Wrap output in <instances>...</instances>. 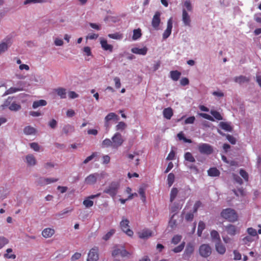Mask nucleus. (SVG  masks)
<instances>
[{"instance_id":"nucleus-31","label":"nucleus","mask_w":261,"mask_h":261,"mask_svg":"<svg viewBox=\"0 0 261 261\" xmlns=\"http://www.w3.org/2000/svg\"><path fill=\"white\" fill-rule=\"evenodd\" d=\"M180 208L181 207L178 204L174 203L170 208V213L173 214L172 215L174 216Z\"/></svg>"},{"instance_id":"nucleus-14","label":"nucleus","mask_w":261,"mask_h":261,"mask_svg":"<svg viewBox=\"0 0 261 261\" xmlns=\"http://www.w3.org/2000/svg\"><path fill=\"white\" fill-rule=\"evenodd\" d=\"M151 23L152 27L155 29H157L159 26L160 23V13L159 12H156L155 13L153 17Z\"/></svg>"},{"instance_id":"nucleus-60","label":"nucleus","mask_w":261,"mask_h":261,"mask_svg":"<svg viewBox=\"0 0 261 261\" xmlns=\"http://www.w3.org/2000/svg\"><path fill=\"white\" fill-rule=\"evenodd\" d=\"M48 125L52 129H54L57 125V122L55 119H53L48 122Z\"/></svg>"},{"instance_id":"nucleus-22","label":"nucleus","mask_w":261,"mask_h":261,"mask_svg":"<svg viewBox=\"0 0 261 261\" xmlns=\"http://www.w3.org/2000/svg\"><path fill=\"white\" fill-rule=\"evenodd\" d=\"M194 251V246L191 244L189 243L186 246V249L184 252V255L187 257H189Z\"/></svg>"},{"instance_id":"nucleus-29","label":"nucleus","mask_w":261,"mask_h":261,"mask_svg":"<svg viewBox=\"0 0 261 261\" xmlns=\"http://www.w3.org/2000/svg\"><path fill=\"white\" fill-rule=\"evenodd\" d=\"M181 73L177 70L170 71V77L174 81H177L179 79Z\"/></svg>"},{"instance_id":"nucleus-34","label":"nucleus","mask_w":261,"mask_h":261,"mask_svg":"<svg viewBox=\"0 0 261 261\" xmlns=\"http://www.w3.org/2000/svg\"><path fill=\"white\" fill-rule=\"evenodd\" d=\"M178 193V190L176 188H173L172 189L171 192H170V202H172L173 200L176 198L177 195Z\"/></svg>"},{"instance_id":"nucleus-63","label":"nucleus","mask_w":261,"mask_h":261,"mask_svg":"<svg viewBox=\"0 0 261 261\" xmlns=\"http://www.w3.org/2000/svg\"><path fill=\"white\" fill-rule=\"evenodd\" d=\"M226 138L228 140V141L232 144H235L236 143V139L231 135H227Z\"/></svg>"},{"instance_id":"nucleus-52","label":"nucleus","mask_w":261,"mask_h":261,"mask_svg":"<svg viewBox=\"0 0 261 261\" xmlns=\"http://www.w3.org/2000/svg\"><path fill=\"white\" fill-rule=\"evenodd\" d=\"M126 127V124L124 122H119L118 124L116 125V130H123Z\"/></svg>"},{"instance_id":"nucleus-43","label":"nucleus","mask_w":261,"mask_h":261,"mask_svg":"<svg viewBox=\"0 0 261 261\" xmlns=\"http://www.w3.org/2000/svg\"><path fill=\"white\" fill-rule=\"evenodd\" d=\"M211 114L216 119L218 120H221L223 119V118L221 116V114L218 111L215 110H211Z\"/></svg>"},{"instance_id":"nucleus-42","label":"nucleus","mask_w":261,"mask_h":261,"mask_svg":"<svg viewBox=\"0 0 261 261\" xmlns=\"http://www.w3.org/2000/svg\"><path fill=\"white\" fill-rule=\"evenodd\" d=\"M115 230L114 229H111L105 236H103L102 239L105 241H108L115 233Z\"/></svg>"},{"instance_id":"nucleus-53","label":"nucleus","mask_w":261,"mask_h":261,"mask_svg":"<svg viewBox=\"0 0 261 261\" xmlns=\"http://www.w3.org/2000/svg\"><path fill=\"white\" fill-rule=\"evenodd\" d=\"M83 204L87 208L90 207L93 205V201L90 199H85L83 201Z\"/></svg>"},{"instance_id":"nucleus-59","label":"nucleus","mask_w":261,"mask_h":261,"mask_svg":"<svg viewBox=\"0 0 261 261\" xmlns=\"http://www.w3.org/2000/svg\"><path fill=\"white\" fill-rule=\"evenodd\" d=\"M139 193L141 197V199L143 201V202H145L146 196H145L144 190L142 188H140L139 190Z\"/></svg>"},{"instance_id":"nucleus-50","label":"nucleus","mask_w":261,"mask_h":261,"mask_svg":"<svg viewBox=\"0 0 261 261\" xmlns=\"http://www.w3.org/2000/svg\"><path fill=\"white\" fill-rule=\"evenodd\" d=\"M240 174L246 181L248 180V174L245 170L241 169L240 170Z\"/></svg>"},{"instance_id":"nucleus-37","label":"nucleus","mask_w":261,"mask_h":261,"mask_svg":"<svg viewBox=\"0 0 261 261\" xmlns=\"http://www.w3.org/2000/svg\"><path fill=\"white\" fill-rule=\"evenodd\" d=\"M142 35L141 31L140 29H135L133 31V39L134 40H137L141 37Z\"/></svg>"},{"instance_id":"nucleus-57","label":"nucleus","mask_w":261,"mask_h":261,"mask_svg":"<svg viewBox=\"0 0 261 261\" xmlns=\"http://www.w3.org/2000/svg\"><path fill=\"white\" fill-rule=\"evenodd\" d=\"M199 116H200L202 118H205L206 119H207V120H211V121H214V119L213 118V117H212L211 116H210V115L207 114H206V113H199Z\"/></svg>"},{"instance_id":"nucleus-55","label":"nucleus","mask_w":261,"mask_h":261,"mask_svg":"<svg viewBox=\"0 0 261 261\" xmlns=\"http://www.w3.org/2000/svg\"><path fill=\"white\" fill-rule=\"evenodd\" d=\"M195 120V118L194 116L189 117L185 120V124H193L194 123Z\"/></svg>"},{"instance_id":"nucleus-24","label":"nucleus","mask_w":261,"mask_h":261,"mask_svg":"<svg viewBox=\"0 0 261 261\" xmlns=\"http://www.w3.org/2000/svg\"><path fill=\"white\" fill-rule=\"evenodd\" d=\"M55 91L60 98L64 99L66 97V90L63 88H58L55 89Z\"/></svg>"},{"instance_id":"nucleus-15","label":"nucleus","mask_w":261,"mask_h":261,"mask_svg":"<svg viewBox=\"0 0 261 261\" xmlns=\"http://www.w3.org/2000/svg\"><path fill=\"white\" fill-rule=\"evenodd\" d=\"M182 20L186 25H190L191 19L186 9L182 10Z\"/></svg>"},{"instance_id":"nucleus-16","label":"nucleus","mask_w":261,"mask_h":261,"mask_svg":"<svg viewBox=\"0 0 261 261\" xmlns=\"http://www.w3.org/2000/svg\"><path fill=\"white\" fill-rule=\"evenodd\" d=\"M147 50L148 49L146 47H144L142 48L134 47L131 49V51L133 53L135 54L145 55L147 54Z\"/></svg>"},{"instance_id":"nucleus-26","label":"nucleus","mask_w":261,"mask_h":261,"mask_svg":"<svg viewBox=\"0 0 261 261\" xmlns=\"http://www.w3.org/2000/svg\"><path fill=\"white\" fill-rule=\"evenodd\" d=\"M47 105V102L44 99H40L33 102L32 107L33 109H36L39 107L45 106Z\"/></svg>"},{"instance_id":"nucleus-35","label":"nucleus","mask_w":261,"mask_h":261,"mask_svg":"<svg viewBox=\"0 0 261 261\" xmlns=\"http://www.w3.org/2000/svg\"><path fill=\"white\" fill-rule=\"evenodd\" d=\"M177 137L179 140H183L185 143H192V140L191 139H187L184 136V134L182 132H180L177 134Z\"/></svg>"},{"instance_id":"nucleus-33","label":"nucleus","mask_w":261,"mask_h":261,"mask_svg":"<svg viewBox=\"0 0 261 261\" xmlns=\"http://www.w3.org/2000/svg\"><path fill=\"white\" fill-rule=\"evenodd\" d=\"M211 236L212 240L217 241L218 242L221 241L220 235L216 230H212L211 232Z\"/></svg>"},{"instance_id":"nucleus-36","label":"nucleus","mask_w":261,"mask_h":261,"mask_svg":"<svg viewBox=\"0 0 261 261\" xmlns=\"http://www.w3.org/2000/svg\"><path fill=\"white\" fill-rule=\"evenodd\" d=\"M9 109L12 111H17L21 109V106L20 104L17 103L15 102H13L9 106Z\"/></svg>"},{"instance_id":"nucleus-58","label":"nucleus","mask_w":261,"mask_h":261,"mask_svg":"<svg viewBox=\"0 0 261 261\" xmlns=\"http://www.w3.org/2000/svg\"><path fill=\"white\" fill-rule=\"evenodd\" d=\"M31 148L36 151H38L40 149V146L36 142L31 143L30 144Z\"/></svg>"},{"instance_id":"nucleus-62","label":"nucleus","mask_w":261,"mask_h":261,"mask_svg":"<svg viewBox=\"0 0 261 261\" xmlns=\"http://www.w3.org/2000/svg\"><path fill=\"white\" fill-rule=\"evenodd\" d=\"M247 232L250 235L253 236V237L256 236L257 235L256 230L252 227H249L247 229Z\"/></svg>"},{"instance_id":"nucleus-7","label":"nucleus","mask_w":261,"mask_h":261,"mask_svg":"<svg viewBox=\"0 0 261 261\" xmlns=\"http://www.w3.org/2000/svg\"><path fill=\"white\" fill-rule=\"evenodd\" d=\"M199 253L200 256L206 258L212 253V248L208 244H202L199 248Z\"/></svg>"},{"instance_id":"nucleus-48","label":"nucleus","mask_w":261,"mask_h":261,"mask_svg":"<svg viewBox=\"0 0 261 261\" xmlns=\"http://www.w3.org/2000/svg\"><path fill=\"white\" fill-rule=\"evenodd\" d=\"M181 239V236L180 235H175L174 236L171 240V243L176 245L178 244Z\"/></svg>"},{"instance_id":"nucleus-54","label":"nucleus","mask_w":261,"mask_h":261,"mask_svg":"<svg viewBox=\"0 0 261 261\" xmlns=\"http://www.w3.org/2000/svg\"><path fill=\"white\" fill-rule=\"evenodd\" d=\"M73 210V208H67L65 210H64L63 211H62L61 213L58 214L57 215V216L61 217L62 215L66 214L69 212H71Z\"/></svg>"},{"instance_id":"nucleus-17","label":"nucleus","mask_w":261,"mask_h":261,"mask_svg":"<svg viewBox=\"0 0 261 261\" xmlns=\"http://www.w3.org/2000/svg\"><path fill=\"white\" fill-rule=\"evenodd\" d=\"M55 233V230L50 228H46L43 230L42 234L45 238L51 237Z\"/></svg>"},{"instance_id":"nucleus-2","label":"nucleus","mask_w":261,"mask_h":261,"mask_svg":"<svg viewBox=\"0 0 261 261\" xmlns=\"http://www.w3.org/2000/svg\"><path fill=\"white\" fill-rule=\"evenodd\" d=\"M119 188V182L117 181H112L103 190V193L109 194L113 198L117 195Z\"/></svg>"},{"instance_id":"nucleus-6","label":"nucleus","mask_w":261,"mask_h":261,"mask_svg":"<svg viewBox=\"0 0 261 261\" xmlns=\"http://www.w3.org/2000/svg\"><path fill=\"white\" fill-rule=\"evenodd\" d=\"M113 148L117 149L122 145L124 142V140L121 134L116 133L112 138Z\"/></svg>"},{"instance_id":"nucleus-3","label":"nucleus","mask_w":261,"mask_h":261,"mask_svg":"<svg viewBox=\"0 0 261 261\" xmlns=\"http://www.w3.org/2000/svg\"><path fill=\"white\" fill-rule=\"evenodd\" d=\"M133 252L127 251L124 247L118 248L117 246H115L112 252V255L113 257H116L118 255H120L122 257L129 258Z\"/></svg>"},{"instance_id":"nucleus-19","label":"nucleus","mask_w":261,"mask_h":261,"mask_svg":"<svg viewBox=\"0 0 261 261\" xmlns=\"http://www.w3.org/2000/svg\"><path fill=\"white\" fill-rule=\"evenodd\" d=\"M139 237L141 239H147L152 236V232L149 229H144L138 233Z\"/></svg>"},{"instance_id":"nucleus-51","label":"nucleus","mask_w":261,"mask_h":261,"mask_svg":"<svg viewBox=\"0 0 261 261\" xmlns=\"http://www.w3.org/2000/svg\"><path fill=\"white\" fill-rule=\"evenodd\" d=\"M194 213L192 212H189L185 215V219L187 221H192L194 218Z\"/></svg>"},{"instance_id":"nucleus-5","label":"nucleus","mask_w":261,"mask_h":261,"mask_svg":"<svg viewBox=\"0 0 261 261\" xmlns=\"http://www.w3.org/2000/svg\"><path fill=\"white\" fill-rule=\"evenodd\" d=\"M198 151L201 153L206 155H210L213 152V147L207 143H201L198 146Z\"/></svg>"},{"instance_id":"nucleus-8","label":"nucleus","mask_w":261,"mask_h":261,"mask_svg":"<svg viewBox=\"0 0 261 261\" xmlns=\"http://www.w3.org/2000/svg\"><path fill=\"white\" fill-rule=\"evenodd\" d=\"M98 248L94 247L89 252L87 261H97L98 259Z\"/></svg>"},{"instance_id":"nucleus-27","label":"nucleus","mask_w":261,"mask_h":261,"mask_svg":"<svg viewBox=\"0 0 261 261\" xmlns=\"http://www.w3.org/2000/svg\"><path fill=\"white\" fill-rule=\"evenodd\" d=\"M219 126L222 129L227 132H231L232 130L230 124L227 122H221L219 124Z\"/></svg>"},{"instance_id":"nucleus-45","label":"nucleus","mask_w":261,"mask_h":261,"mask_svg":"<svg viewBox=\"0 0 261 261\" xmlns=\"http://www.w3.org/2000/svg\"><path fill=\"white\" fill-rule=\"evenodd\" d=\"M185 242H182L181 244H180L178 246L175 247L172 251L175 253H178L180 252L185 247Z\"/></svg>"},{"instance_id":"nucleus-47","label":"nucleus","mask_w":261,"mask_h":261,"mask_svg":"<svg viewBox=\"0 0 261 261\" xmlns=\"http://www.w3.org/2000/svg\"><path fill=\"white\" fill-rule=\"evenodd\" d=\"M9 243L8 240L4 237H0V249Z\"/></svg>"},{"instance_id":"nucleus-44","label":"nucleus","mask_w":261,"mask_h":261,"mask_svg":"<svg viewBox=\"0 0 261 261\" xmlns=\"http://www.w3.org/2000/svg\"><path fill=\"white\" fill-rule=\"evenodd\" d=\"M8 48V45L7 42H2L0 43V55L6 51Z\"/></svg>"},{"instance_id":"nucleus-40","label":"nucleus","mask_w":261,"mask_h":261,"mask_svg":"<svg viewBox=\"0 0 261 261\" xmlns=\"http://www.w3.org/2000/svg\"><path fill=\"white\" fill-rule=\"evenodd\" d=\"M185 159L186 161H189L191 163H193L195 162V158L193 156L191 153L189 152H187L185 154Z\"/></svg>"},{"instance_id":"nucleus-20","label":"nucleus","mask_w":261,"mask_h":261,"mask_svg":"<svg viewBox=\"0 0 261 261\" xmlns=\"http://www.w3.org/2000/svg\"><path fill=\"white\" fill-rule=\"evenodd\" d=\"M164 117L167 119H170L173 115V112L172 108L170 107L165 108L163 111Z\"/></svg>"},{"instance_id":"nucleus-4","label":"nucleus","mask_w":261,"mask_h":261,"mask_svg":"<svg viewBox=\"0 0 261 261\" xmlns=\"http://www.w3.org/2000/svg\"><path fill=\"white\" fill-rule=\"evenodd\" d=\"M129 221L128 219L123 218L120 223V226L121 230L127 236L132 237L134 234V232L129 228Z\"/></svg>"},{"instance_id":"nucleus-25","label":"nucleus","mask_w":261,"mask_h":261,"mask_svg":"<svg viewBox=\"0 0 261 261\" xmlns=\"http://www.w3.org/2000/svg\"><path fill=\"white\" fill-rule=\"evenodd\" d=\"M207 174L210 176L216 177L220 175V172L216 168H211L207 171Z\"/></svg>"},{"instance_id":"nucleus-10","label":"nucleus","mask_w":261,"mask_h":261,"mask_svg":"<svg viewBox=\"0 0 261 261\" xmlns=\"http://www.w3.org/2000/svg\"><path fill=\"white\" fill-rule=\"evenodd\" d=\"M225 229L227 234L233 236L236 234L239 233V230L237 227L232 224H228L225 227Z\"/></svg>"},{"instance_id":"nucleus-1","label":"nucleus","mask_w":261,"mask_h":261,"mask_svg":"<svg viewBox=\"0 0 261 261\" xmlns=\"http://www.w3.org/2000/svg\"><path fill=\"white\" fill-rule=\"evenodd\" d=\"M221 216L230 222H236L238 219V216L236 212L230 208L223 210L221 213Z\"/></svg>"},{"instance_id":"nucleus-64","label":"nucleus","mask_w":261,"mask_h":261,"mask_svg":"<svg viewBox=\"0 0 261 261\" xmlns=\"http://www.w3.org/2000/svg\"><path fill=\"white\" fill-rule=\"evenodd\" d=\"M82 255L81 253L79 252H75L71 258V259L72 261H75L77 259H79L81 258Z\"/></svg>"},{"instance_id":"nucleus-12","label":"nucleus","mask_w":261,"mask_h":261,"mask_svg":"<svg viewBox=\"0 0 261 261\" xmlns=\"http://www.w3.org/2000/svg\"><path fill=\"white\" fill-rule=\"evenodd\" d=\"M172 28V18H170L167 22V27L166 30L163 34V38L165 39H167L171 34Z\"/></svg>"},{"instance_id":"nucleus-30","label":"nucleus","mask_w":261,"mask_h":261,"mask_svg":"<svg viewBox=\"0 0 261 261\" xmlns=\"http://www.w3.org/2000/svg\"><path fill=\"white\" fill-rule=\"evenodd\" d=\"M26 160L28 165L34 166L36 164L35 158L32 154H29L26 156Z\"/></svg>"},{"instance_id":"nucleus-9","label":"nucleus","mask_w":261,"mask_h":261,"mask_svg":"<svg viewBox=\"0 0 261 261\" xmlns=\"http://www.w3.org/2000/svg\"><path fill=\"white\" fill-rule=\"evenodd\" d=\"M99 177L100 175L97 173L91 174L85 178V182L88 185H94Z\"/></svg>"},{"instance_id":"nucleus-21","label":"nucleus","mask_w":261,"mask_h":261,"mask_svg":"<svg viewBox=\"0 0 261 261\" xmlns=\"http://www.w3.org/2000/svg\"><path fill=\"white\" fill-rule=\"evenodd\" d=\"M58 181V179L54 178H40L39 179L40 184L48 185Z\"/></svg>"},{"instance_id":"nucleus-49","label":"nucleus","mask_w":261,"mask_h":261,"mask_svg":"<svg viewBox=\"0 0 261 261\" xmlns=\"http://www.w3.org/2000/svg\"><path fill=\"white\" fill-rule=\"evenodd\" d=\"M108 37L114 39H120L122 38V35L118 33L110 34L108 35Z\"/></svg>"},{"instance_id":"nucleus-23","label":"nucleus","mask_w":261,"mask_h":261,"mask_svg":"<svg viewBox=\"0 0 261 261\" xmlns=\"http://www.w3.org/2000/svg\"><path fill=\"white\" fill-rule=\"evenodd\" d=\"M234 81L235 82L239 84H242L244 83H248L250 81V79L248 77L243 75H240L234 77Z\"/></svg>"},{"instance_id":"nucleus-46","label":"nucleus","mask_w":261,"mask_h":261,"mask_svg":"<svg viewBox=\"0 0 261 261\" xmlns=\"http://www.w3.org/2000/svg\"><path fill=\"white\" fill-rule=\"evenodd\" d=\"M21 89L18 88L11 87L10 88L6 91L5 95L12 94L13 93L19 91Z\"/></svg>"},{"instance_id":"nucleus-38","label":"nucleus","mask_w":261,"mask_h":261,"mask_svg":"<svg viewBox=\"0 0 261 261\" xmlns=\"http://www.w3.org/2000/svg\"><path fill=\"white\" fill-rule=\"evenodd\" d=\"M7 253L4 255L5 257L10 259H15L16 255L14 254H12V249L11 248H8L6 250Z\"/></svg>"},{"instance_id":"nucleus-13","label":"nucleus","mask_w":261,"mask_h":261,"mask_svg":"<svg viewBox=\"0 0 261 261\" xmlns=\"http://www.w3.org/2000/svg\"><path fill=\"white\" fill-rule=\"evenodd\" d=\"M100 44L102 48L105 51H109L111 53L113 50V46L111 44L108 43V42L105 39L100 40Z\"/></svg>"},{"instance_id":"nucleus-32","label":"nucleus","mask_w":261,"mask_h":261,"mask_svg":"<svg viewBox=\"0 0 261 261\" xmlns=\"http://www.w3.org/2000/svg\"><path fill=\"white\" fill-rule=\"evenodd\" d=\"M74 130V127L70 124H67L63 128V132L66 135H68L69 133L73 132Z\"/></svg>"},{"instance_id":"nucleus-18","label":"nucleus","mask_w":261,"mask_h":261,"mask_svg":"<svg viewBox=\"0 0 261 261\" xmlns=\"http://www.w3.org/2000/svg\"><path fill=\"white\" fill-rule=\"evenodd\" d=\"M215 248L216 251L220 254H223L226 251L225 246L221 242H218L216 243Z\"/></svg>"},{"instance_id":"nucleus-41","label":"nucleus","mask_w":261,"mask_h":261,"mask_svg":"<svg viewBox=\"0 0 261 261\" xmlns=\"http://www.w3.org/2000/svg\"><path fill=\"white\" fill-rule=\"evenodd\" d=\"M174 179H175V176H174V174L172 173H170L168 174V177H167L168 185L169 187H171L173 185V184L174 181Z\"/></svg>"},{"instance_id":"nucleus-28","label":"nucleus","mask_w":261,"mask_h":261,"mask_svg":"<svg viewBox=\"0 0 261 261\" xmlns=\"http://www.w3.org/2000/svg\"><path fill=\"white\" fill-rule=\"evenodd\" d=\"M23 132L27 135H33L35 134L36 129L33 127L27 126L24 128Z\"/></svg>"},{"instance_id":"nucleus-11","label":"nucleus","mask_w":261,"mask_h":261,"mask_svg":"<svg viewBox=\"0 0 261 261\" xmlns=\"http://www.w3.org/2000/svg\"><path fill=\"white\" fill-rule=\"evenodd\" d=\"M112 120H115L116 121H117L119 120V117L118 115H117L115 113L113 112L108 114L105 118V126L107 128V129L109 128V121Z\"/></svg>"},{"instance_id":"nucleus-61","label":"nucleus","mask_w":261,"mask_h":261,"mask_svg":"<svg viewBox=\"0 0 261 261\" xmlns=\"http://www.w3.org/2000/svg\"><path fill=\"white\" fill-rule=\"evenodd\" d=\"M201 206V202L200 201H197L193 207V213H196L198 209Z\"/></svg>"},{"instance_id":"nucleus-56","label":"nucleus","mask_w":261,"mask_h":261,"mask_svg":"<svg viewBox=\"0 0 261 261\" xmlns=\"http://www.w3.org/2000/svg\"><path fill=\"white\" fill-rule=\"evenodd\" d=\"M174 216L172 215L169 222V225L171 228H174L176 226V220L173 219Z\"/></svg>"},{"instance_id":"nucleus-39","label":"nucleus","mask_w":261,"mask_h":261,"mask_svg":"<svg viewBox=\"0 0 261 261\" xmlns=\"http://www.w3.org/2000/svg\"><path fill=\"white\" fill-rule=\"evenodd\" d=\"M112 143V140H111L109 139H106L102 142V147H112L113 148Z\"/></svg>"}]
</instances>
